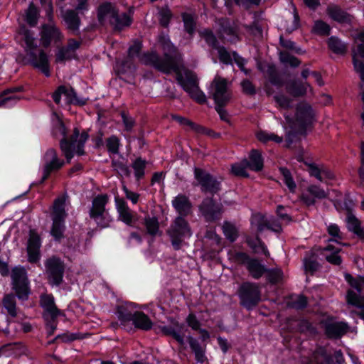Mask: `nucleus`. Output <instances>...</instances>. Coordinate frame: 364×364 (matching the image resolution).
Listing matches in <instances>:
<instances>
[{
  "label": "nucleus",
  "instance_id": "38",
  "mask_svg": "<svg viewBox=\"0 0 364 364\" xmlns=\"http://www.w3.org/2000/svg\"><path fill=\"white\" fill-rule=\"evenodd\" d=\"M257 139L262 142L267 143L270 141H273L277 144L282 143L283 141L282 136H279L274 133L267 132L265 131H259L257 133Z\"/></svg>",
  "mask_w": 364,
  "mask_h": 364
},
{
  "label": "nucleus",
  "instance_id": "44",
  "mask_svg": "<svg viewBox=\"0 0 364 364\" xmlns=\"http://www.w3.org/2000/svg\"><path fill=\"white\" fill-rule=\"evenodd\" d=\"M223 232L230 241L233 242L237 237V230L235 225L230 223H225L223 226Z\"/></svg>",
  "mask_w": 364,
  "mask_h": 364
},
{
  "label": "nucleus",
  "instance_id": "32",
  "mask_svg": "<svg viewBox=\"0 0 364 364\" xmlns=\"http://www.w3.org/2000/svg\"><path fill=\"white\" fill-rule=\"evenodd\" d=\"M132 321L136 328L144 331H148L152 327V322L150 318L141 311H136Z\"/></svg>",
  "mask_w": 364,
  "mask_h": 364
},
{
  "label": "nucleus",
  "instance_id": "2",
  "mask_svg": "<svg viewBox=\"0 0 364 364\" xmlns=\"http://www.w3.org/2000/svg\"><path fill=\"white\" fill-rule=\"evenodd\" d=\"M286 124L283 125L287 131L286 140L289 144L294 141L296 134L305 133L307 127L311 125L313 119V112L311 107L305 103L301 102L296 107L295 118L291 119L289 116L284 115Z\"/></svg>",
  "mask_w": 364,
  "mask_h": 364
},
{
  "label": "nucleus",
  "instance_id": "9",
  "mask_svg": "<svg viewBox=\"0 0 364 364\" xmlns=\"http://www.w3.org/2000/svg\"><path fill=\"white\" fill-rule=\"evenodd\" d=\"M167 233L174 250L181 249L184 239L189 238L192 232L188 222L181 216L177 217L170 225Z\"/></svg>",
  "mask_w": 364,
  "mask_h": 364
},
{
  "label": "nucleus",
  "instance_id": "6",
  "mask_svg": "<svg viewBox=\"0 0 364 364\" xmlns=\"http://www.w3.org/2000/svg\"><path fill=\"white\" fill-rule=\"evenodd\" d=\"M109 197L107 194H100L95 197L89 211V215L95 223L101 228L109 227L112 221L106 205L109 203Z\"/></svg>",
  "mask_w": 364,
  "mask_h": 364
},
{
  "label": "nucleus",
  "instance_id": "19",
  "mask_svg": "<svg viewBox=\"0 0 364 364\" xmlns=\"http://www.w3.org/2000/svg\"><path fill=\"white\" fill-rule=\"evenodd\" d=\"M40 304L44 309L43 316L46 320H55L61 314L55 306L54 297L52 294H42Z\"/></svg>",
  "mask_w": 364,
  "mask_h": 364
},
{
  "label": "nucleus",
  "instance_id": "46",
  "mask_svg": "<svg viewBox=\"0 0 364 364\" xmlns=\"http://www.w3.org/2000/svg\"><path fill=\"white\" fill-rule=\"evenodd\" d=\"M267 278L272 284L278 283L283 279V272L280 269H267Z\"/></svg>",
  "mask_w": 364,
  "mask_h": 364
},
{
  "label": "nucleus",
  "instance_id": "25",
  "mask_svg": "<svg viewBox=\"0 0 364 364\" xmlns=\"http://www.w3.org/2000/svg\"><path fill=\"white\" fill-rule=\"evenodd\" d=\"M62 97H63L65 104L73 103L75 100V93L70 86L61 85L53 94V99L58 105L60 103Z\"/></svg>",
  "mask_w": 364,
  "mask_h": 364
},
{
  "label": "nucleus",
  "instance_id": "52",
  "mask_svg": "<svg viewBox=\"0 0 364 364\" xmlns=\"http://www.w3.org/2000/svg\"><path fill=\"white\" fill-rule=\"evenodd\" d=\"M200 36L205 39L206 43L214 48H217V39L213 33L208 30L205 29L200 32Z\"/></svg>",
  "mask_w": 364,
  "mask_h": 364
},
{
  "label": "nucleus",
  "instance_id": "27",
  "mask_svg": "<svg viewBox=\"0 0 364 364\" xmlns=\"http://www.w3.org/2000/svg\"><path fill=\"white\" fill-rule=\"evenodd\" d=\"M186 328L183 323H176L172 326H164L162 332L168 336H171L180 345L185 343V331Z\"/></svg>",
  "mask_w": 364,
  "mask_h": 364
},
{
  "label": "nucleus",
  "instance_id": "50",
  "mask_svg": "<svg viewBox=\"0 0 364 364\" xmlns=\"http://www.w3.org/2000/svg\"><path fill=\"white\" fill-rule=\"evenodd\" d=\"M326 333L330 338H338L341 333V326L339 323H330L326 326Z\"/></svg>",
  "mask_w": 364,
  "mask_h": 364
},
{
  "label": "nucleus",
  "instance_id": "59",
  "mask_svg": "<svg viewBox=\"0 0 364 364\" xmlns=\"http://www.w3.org/2000/svg\"><path fill=\"white\" fill-rule=\"evenodd\" d=\"M122 190L125 194L126 198L128 200H131V202L133 204L137 203V202L139 201V196H140V195L139 193H136L129 191L127 188V186L124 185L122 186Z\"/></svg>",
  "mask_w": 364,
  "mask_h": 364
},
{
  "label": "nucleus",
  "instance_id": "16",
  "mask_svg": "<svg viewBox=\"0 0 364 364\" xmlns=\"http://www.w3.org/2000/svg\"><path fill=\"white\" fill-rule=\"evenodd\" d=\"M44 168L42 181H45L52 171H57L64 165V161L60 159L56 151L49 149L43 157Z\"/></svg>",
  "mask_w": 364,
  "mask_h": 364
},
{
  "label": "nucleus",
  "instance_id": "10",
  "mask_svg": "<svg viewBox=\"0 0 364 364\" xmlns=\"http://www.w3.org/2000/svg\"><path fill=\"white\" fill-rule=\"evenodd\" d=\"M240 304L247 309H252L261 300L259 286L252 282L242 283L237 291Z\"/></svg>",
  "mask_w": 364,
  "mask_h": 364
},
{
  "label": "nucleus",
  "instance_id": "29",
  "mask_svg": "<svg viewBox=\"0 0 364 364\" xmlns=\"http://www.w3.org/2000/svg\"><path fill=\"white\" fill-rule=\"evenodd\" d=\"M245 266L250 275L256 279L260 278L267 272L265 267L256 259L248 258L245 262Z\"/></svg>",
  "mask_w": 364,
  "mask_h": 364
},
{
  "label": "nucleus",
  "instance_id": "56",
  "mask_svg": "<svg viewBox=\"0 0 364 364\" xmlns=\"http://www.w3.org/2000/svg\"><path fill=\"white\" fill-rule=\"evenodd\" d=\"M216 49L218 50L219 58L221 62L225 64H230L232 63L233 58L224 47H218Z\"/></svg>",
  "mask_w": 364,
  "mask_h": 364
},
{
  "label": "nucleus",
  "instance_id": "39",
  "mask_svg": "<svg viewBox=\"0 0 364 364\" xmlns=\"http://www.w3.org/2000/svg\"><path fill=\"white\" fill-rule=\"evenodd\" d=\"M131 22V18L128 14L123 13L119 15L117 11L112 25L117 29H122L125 26H129Z\"/></svg>",
  "mask_w": 364,
  "mask_h": 364
},
{
  "label": "nucleus",
  "instance_id": "34",
  "mask_svg": "<svg viewBox=\"0 0 364 364\" xmlns=\"http://www.w3.org/2000/svg\"><path fill=\"white\" fill-rule=\"evenodd\" d=\"M246 166L251 170L259 171L263 168V159L261 153L256 149L251 151L250 161H246Z\"/></svg>",
  "mask_w": 364,
  "mask_h": 364
},
{
  "label": "nucleus",
  "instance_id": "51",
  "mask_svg": "<svg viewBox=\"0 0 364 364\" xmlns=\"http://www.w3.org/2000/svg\"><path fill=\"white\" fill-rule=\"evenodd\" d=\"M313 31L317 34L326 36L329 34L330 27L322 21H317L314 23Z\"/></svg>",
  "mask_w": 364,
  "mask_h": 364
},
{
  "label": "nucleus",
  "instance_id": "42",
  "mask_svg": "<svg viewBox=\"0 0 364 364\" xmlns=\"http://www.w3.org/2000/svg\"><path fill=\"white\" fill-rule=\"evenodd\" d=\"M146 161L141 158L136 159L132 164V168L134 171V175L137 180H139L144 175V168Z\"/></svg>",
  "mask_w": 364,
  "mask_h": 364
},
{
  "label": "nucleus",
  "instance_id": "55",
  "mask_svg": "<svg viewBox=\"0 0 364 364\" xmlns=\"http://www.w3.org/2000/svg\"><path fill=\"white\" fill-rule=\"evenodd\" d=\"M274 100L279 107L282 109H288L291 106V100L284 95H275Z\"/></svg>",
  "mask_w": 364,
  "mask_h": 364
},
{
  "label": "nucleus",
  "instance_id": "33",
  "mask_svg": "<svg viewBox=\"0 0 364 364\" xmlns=\"http://www.w3.org/2000/svg\"><path fill=\"white\" fill-rule=\"evenodd\" d=\"M173 206L177 212L182 215H186L190 212L191 203L188 198L183 195H178L172 201Z\"/></svg>",
  "mask_w": 364,
  "mask_h": 364
},
{
  "label": "nucleus",
  "instance_id": "13",
  "mask_svg": "<svg viewBox=\"0 0 364 364\" xmlns=\"http://www.w3.org/2000/svg\"><path fill=\"white\" fill-rule=\"evenodd\" d=\"M251 225L259 232L266 229L270 230L274 232H280L282 230L281 224L272 216H266L260 213L252 215Z\"/></svg>",
  "mask_w": 364,
  "mask_h": 364
},
{
  "label": "nucleus",
  "instance_id": "24",
  "mask_svg": "<svg viewBox=\"0 0 364 364\" xmlns=\"http://www.w3.org/2000/svg\"><path fill=\"white\" fill-rule=\"evenodd\" d=\"M326 196V193L324 190L315 185H311L302 193L301 198L307 205H311L315 203L316 198L321 199Z\"/></svg>",
  "mask_w": 364,
  "mask_h": 364
},
{
  "label": "nucleus",
  "instance_id": "28",
  "mask_svg": "<svg viewBox=\"0 0 364 364\" xmlns=\"http://www.w3.org/2000/svg\"><path fill=\"white\" fill-rule=\"evenodd\" d=\"M136 311L134 310V305L132 303H125L119 306L117 308V316L121 323L126 325L132 321Z\"/></svg>",
  "mask_w": 364,
  "mask_h": 364
},
{
  "label": "nucleus",
  "instance_id": "47",
  "mask_svg": "<svg viewBox=\"0 0 364 364\" xmlns=\"http://www.w3.org/2000/svg\"><path fill=\"white\" fill-rule=\"evenodd\" d=\"M38 10L33 6V4H31L26 14V20L27 23L33 26L37 23L38 20Z\"/></svg>",
  "mask_w": 364,
  "mask_h": 364
},
{
  "label": "nucleus",
  "instance_id": "11",
  "mask_svg": "<svg viewBox=\"0 0 364 364\" xmlns=\"http://www.w3.org/2000/svg\"><path fill=\"white\" fill-rule=\"evenodd\" d=\"M12 289L20 300L26 301L31 293L26 269L16 267L11 271Z\"/></svg>",
  "mask_w": 364,
  "mask_h": 364
},
{
  "label": "nucleus",
  "instance_id": "53",
  "mask_svg": "<svg viewBox=\"0 0 364 364\" xmlns=\"http://www.w3.org/2000/svg\"><path fill=\"white\" fill-rule=\"evenodd\" d=\"M106 145L107 149L112 154H117L119 151V140L115 136H112L107 139Z\"/></svg>",
  "mask_w": 364,
  "mask_h": 364
},
{
  "label": "nucleus",
  "instance_id": "20",
  "mask_svg": "<svg viewBox=\"0 0 364 364\" xmlns=\"http://www.w3.org/2000/svg\"><path fill=\"white\" fill-rule=\"evenodd\" d=\"M116 209L118 213V219L127 225H132L135 221L134 214L129 208L127 202L123 198L115 197Z\"/></svg>",
  "mask_w": 364,
  "mask_h": 364
},
{
  "label": "nucleus",
  "instance_id": "49",
  "mask_svg": "<svg viewBox=\"0 0 364 364\" xmlns=\"http://www.w3.org/2000/svg\"><path fill=\"white\" fill-rule=\"evenodd\" d=\"M279 58L283 63L288 64L291 67H297L300 64V61L296 58L286 51L280 52Z\"/></svg>",
  "mask_w": 364,
  "mask_h": 364
},
{
  "label": "nucleus",
  "instance_id": "5",
  "mask_svg": "<svg viewBox=\"0 0 364 364\" xmlns=\"http://www.w3.org/2000/svg\"><path fill=\"white\" fill-rule=\"evenodd\" d=\"M345 279L352 289H348L346 294V302L348 309L360 311L364 309V294H361V287L364 286V277H353L345 274Z\"/></svg>",
  "mask_w": 364,
  "mask_h": 364
},
{
  "label": "nucleus",
  "instance_id": "43",
  "mask_svg": "<svg viewBox=\"0 0 364 364\" xmlns=\"http://www.w3.org/2000/svg\"><path fill=\"white\" fill-rule=\"evenodd\" d=\"M145 226L147 230V232L151 235H156L159 232V225L158 220L153 218H145Z\"/></svg>",
  "mask_w": 364,
  "mask_h": 364
},
{
  "label": "nucleus",
  "instance_id": "58",
  "mask_svg": "<svg viewBox=\"0 0 364 364\" xmlns=\"http://www.w3.org/2000/svg\"><path fill=\"white\" fill-rule=\"evenodd\" d=\"M186 321L188 326L194 331H198L200 328V323L193 314H190L187 316Z\"/></svg>",
  "mask_w": 364,
  "mask_h": 364
},
{
  "label": "nucleus",
  "instance_id": "7",
  "mask_svg": "<svg viewBox=\"0 0 364 364\" xmlns=\"http://www.w3.org/2000/svg\"><path fill=\"white\" fill-rule=\"evenodd\" d=\"M65 196H60L56 198L53 203L51 215L53 225L50 234L55 240H60L63 237L65 220L67 216L65 209Z\"/></svg>",
  "mask_w": 364,
  "mask_h": 364
},
{
  "label": "nucleus",
  "instance_id": "14",
  "mask_svg": "<svg viewBox=\"0 0 364 364\" xmlns=\"http://www.w3.org/2000/svg\"><path fill=\"white\" fill-rule=\"evenodd\" d=\"M45 266L50 283L53 285L61 284L65 270L63 262L59 258L53 257L46 260Z\"/></svg>",
  "mask_w": 364,
  "mask_h": 364
},
{
  "label": "nucleus",
  "instance_id": "18",
  "mask_svg": "<svg viewBox=\"0 0 364 364\" xmlns=\"http://www.w3.org/2000/svg\"><path fill=\"white\" fill-rule=\"evenodd\" d=\"M63 39V33L54 23H50L43 26L41 40L45 47H48L52 42H60Z\"/></svg>",
  "mask_w": 364,
  "mask_h": 364
},
{
  "label": "nucleus",
  "instance_id": "37",
  "mask_svg": "<svg viewBox=\"0 0 364 364\" xmlns=\"http://www.w3.org/2000/svg\"><path fill=\"white\" fill-rule=\"evenodd\" d=\"M287 89L294 96H303L306 93L308 89H311V87L307 82L298 83L293 82L288 86Z\"/></svg>",
  "mask_w": 364,
  "mask_h": 364
},
{
  "label": "nucleus",
  "instance_id": "26",
  "mask_svg": "<svg viewBox=\"0 0 364 364\" xmlns=\"http://www.w3.org/2000/svg\"><path fill=\"white\" fill-rule=\"evenodd\" d=\"M346 225L350 232L354 233L360 239L364 240V228L361 226L360 220L355 216L354 213H346Z\"/></svg>",
  "mask_w": 364,
  "mask_h": 364
},
{
  "label": "nucleus",
  "instance_id": "30",
  "mask_svg": "<svg viewBox=\"0 0 364 364\" xmlns=\"http://www.w3.org/2000/svg\"><path fill=\"white\" fill-rule=\"evenodd\" d=\"M63 18L68 29L73 33H75L79 30L80 19L77 14L74 10L65 11L63 14Z\"/></svg>",
  "mask_w": 364,
  "mask_h": 364
},
{
  "label": "nucleus",
  "instance_id": "61",
  "mask_svg": "<svg viewBox=\"0 0 364 364\" xmlns=\"http://www.w3.org/2000/svg\"><path fill=\"white\" fill-rule=\"evenodd\" d=\"M242 91L247 95H255V89L252 83L248 80H245L241 82Z\"/></svg>",
  "mask_w": 364,
  "mask_h": 364
},
{
  "label": "nucleus",
  "instance_id": "8",
  "mask_svg": "<svg viewBox=\"0 0 364 364\" xmlns=\"http://www.w3.org/2000/svg\"><path fill=\"white\" fill-rule=\"evenodd\" d=\"M328 234L331 237L328 240L327 246L323 250V255L326 259L333 264H340L341 256L340 252L341 250V242L340 228L337 225L331 224L328 227Z\"/></svg>",
  "mask_w": 364,
  "mask_h": 364
},
{
  "label": "nucleus",
  "instance_id": "60",
  "mask_svg": "<svg viewBox=\"0 0 364 364\" xmlns=\"http://www.w3.org/2000/svg\"><path fill=\"white\" fill-rule=\"evenodd\" d=\"M304 265L305 270L311 273L317 270L319 267L318 263L311 259H305Z\"/></svg>",
  "mask_w": 364,
  "mask_h": 364
},
{
  "label": "nucleus",
  "instance_id": "63",
  "mask_svg": "<svg viewBox=\"0 0 364 364\" xmlns=\"http://www.w3.org/2000/svg\"><path fill=\"white\" fill-rule=\"evenodd\" d=\"M356 41L358 43L357 55L364 58V32L358 36Z\"/></svg>",
  "mask_w": 364,
  "mask_h": 364
},
{
  "label": "nucleus",
  "instance_id": "54",
  "mask_svg": "<svg viewBox=\"0 0 364 364\" xmlns=\"http://www.w3.org/2000/svg\"><path fill=\"white\" fill-rule=\"evenodd\" d=\"M292 7H293V11H294V16H293L294 20L291 21V24L289 25L288 23H287L286 21L284 23H281V26H283V28L286 30V31H287L289 33L296 29L298 27V25H299V22H298L299 16H298L297 13L296 12V8L294 7V6L293 4H292Z\"/></svg>",
  "mask_w": 364,
  "mask_h": 364
},
{
  "label": "nucleus",
  "instance_id": "64",
  "mask_svg": "<svg viewBox=\"0 0 364 364\" xmlns=\"http://www.w3.org/2000/svg\"><path fill=\"white\" fill-rule=\"evenodd\" d=\"M353 63L355 71L359 74L362 81L364 82V64L355 58H354Z\"/></svg>",
  "mask_w": 364,
  "mask_h": 364
},
{
  "label": "nucleus",
  "instance_id": "35",
  "mask_svg": "<svg viewBox=\"0 0 364 364\" xmlns=\"http://www.w3.org/2000/svg\"><path fill=\"white\" fill-rule=\"evenodd\" d=\"M2 304L11 317L14 318L17 316L16 298L13 294L4 295L2 299Z\"/></svg>",
  "mask_w": 364,
  "mask_h": 364
},
{
  "label": "nucleus",
  "instance_id": "45",
  "mask_svg": "<svg viewBox=\"0 0 364 364\" xmlns=\"http://www.w3.org/2000/svg\"><path fill=\"white\" fill-rule=\"evenodd\" d=\"M279 171L284 178V182L291 192H294L296 189V183L294 181L291 173L286 168H280Z\"/></svg>",
  "mask_w": 364,
  "mask_h": 364
},
{
  "label": "nucleus",
  "instance_id": "1",
  "mask_svg": "<svg viewBox=\"0 0 364 364\" xmlns=\"http://www.w3.org/2000/svg\"><path fill=\"white\" fill-rule=\"evenodd\" d=\"M159 43L164 52V59L160 58L155 51L140 55L141 43L139 41H135L129 47L128 55L130 58L137 57L142 63L152 65L163 73L175 72L176 80L183 89L198 102L204 103L206 97L198 88L196 75L190 70L181 68L176 48L170 42L169 38L165 36H159Z\"/></svg>",
  "mask_w": 364,
  "mask_h": 364
},
{
  "label": "nucleus",
  "instance_id": "62",
  "mask_svg": "<svg viewBox=\"0 0 364 364\" xmlns=\"http://www.w3.org/2000/svg\"><path fill=\"white\" fill-rule=\"evenodd\" d=\"M232 172L239 176H247L245 167L242 164H234L232 166Z\"/></svg>",
  "mask_w": 364,
  "mask_h": 364
},
{
  "label": "nucleus",
  "instance_id": "17",
  "mask_svg": "<svg viewBox=\"0 0 364 364\" xmlns=\"http://www.w3.org/2000/svg\"><path fill=\"white\" fill-rule=\"evenodd\" d=\"M81 41L70 38L66 46L60 48L55 54V61L65 63L76 58V51L80 47Z\"/></svg>",
  "mask_w": 364,
  "mask_h": 364
},
{
  "label": "nucleus",
  "instance_id": "15",
  "mask_svg": "<svg viewBox=\"0 0 364 364\" xmlns=\"http://www.w3.org/2000/svg\"><path fill=\"white\" fill-rule=\"evenodd\" d=\"M194 174L196 179L201 186L203 191L215 193L220 190V182L210 173L202 169L196 168Z\"/></svg>",
  "mask_w": 364,
  "mask_h": 364
},
{
  "label": "nucleus",
  "instance_id": "21",
  "mask_svg": "<svg viewBox=\"0 0 364 364\" xmlns=\"http://www.w3.org/2000/svg\"><path fill=\"white\" fill-rule=\"evenodd\" d=\"M41 244L39 235L34 230H31L27 245L28 259L30 262L33 263L39 260Z\"/></svg>",
  "mask_w": 364,
  "mask_h": 364
},
{
  "label": "nucleus",
  "instance_id": "23",
  "mask_svg": "<svg viewBox=\"0 0 364 364\" xmlns=\"http://www.w3.org/2000/svg\"><path fill=\"white\" fill-rule=\"evenodd\" d=\"M117 9L110 3H103L97 9V18L101 24H112L117 15Z\"/></svg>",
  "mask_w": 364,
  "mask_h": 364
},
{
  "label": "nucleus",
  "instance_id": "12",
  "mask_svg": "<svg viewBox=\"0 0 364 364\" xmlns=\"http://www.w3.org/2000/svg\"><path fill=\"white\" fill-rule=\"evenodd\" d=\"M209 94L216 105H226L231 98V91L228 80L216 75L210 84Z\"/></svg>",
  "mask_w": 364,
  "mask_h": 364
},
{
  "label": "nucleus",
  "instance_id": "3",
  "mask_svg": "<svg viewBox=\"0 0 364 364\" xmlns=\"http://www.w3.org/2000/svg\"><path fill=\"white\" fill-rule=\"evenodd\" d=\"M19 34L22 36L23 47L30 64L40 70L46 76H50L48 57L43 50L38 48L33 33L23 28L20 30Z\"/></svg>",
  "mask_w": 364,
  "mask_h": 364
},
{
  "label": "nucleus",
  "instance_id": "40",
  "mask_svg": "<svg viewBox=\"0 0 364 364\" xmlns=\"http://www.w3.org/2000/svg\"><path fill=\"white\" fill-rule=\"evenodd\" d=\"M10 92L11 90H8L0 95V107H11L18 102V98L16 96L8 95Z\"/></svg>",
  "mask_w": 364,
  "mask_h": 364
},
{
  "label": "nucleus",
  "instance_id": "22",
  "mask_svg": "<svg viewBox=\"0 0 364 364\" xmlns=\"http://www.w3.org/2000/svg\"><path fill=\"white\" fill-rule=\"evenodd\" d=\"M200 210L207 220H214L220 215L221 205L215 203L212 198H207L200 205Z\"/></svg>",
  "mask_w": 364,
  "mask_h": 364
},
{
  "label": "nucleus",
  "instance_id": "4",
  "mask_svg": "<svg viewBox=\"0 0 364 364\" xmlns=\"http://www.w3.org/2000/svg\"><path fill=\"white\" fill-rule=\"evenodd\" d=\"M59 132L64 136L60 142V149L69 163L74 156V153L77 155L84 154V145L88 139V134L85 132L80 134L79 130L75 128L73 134L68 141L65 138L66 130L65 125L62 122H59L58 125Z\"/></svg>",
  "mask_w": 364,
  "mask_h": 364
},
{
  "label": "nucleus",
  "instance_id": "36",
  "mask_svg": "<svg viewBox=\"0 0 364 364\" xmlns=\"http://www.w3.org/2000/svg\"><path fill=\"white\" fill-rule=\"evenodd\" d=\"M309 167V172L311 176H314L320 181H323L324 178H327L329 179L333 178V174L319 169L315 164H306Z\"/></svg>",
  "mask_w": 364,
  "mask_h": 364
},
{
  "label": "nucleus",
  "instance_id": "57",
  "mask_svg": "<svg viewBox=\"0 0 364 364\" xmlns=\"http://www.w3.org/2000/svg\"><path fill=\"white\" fill-rule=\"evenodd\" d=\"M328 47L329 49L333 51L334 53L340 54L341 53V41L338 38L335 37H331L328 39Z\"/></svg>",
  "mask_w": 364,
  "mask_h": 364
},
{
  "label": "nucleus",
  "instance_id": "48",
  "mask_svg": "<svg viewBox=\"0 0 364 364\" xmlns=\"http://www.w3.org/2000/svg\"><path fill=\"white\" fill-rule=\"evenodd\" d=\"M183 21L186 31L189 34L192 35L196 28V21L193 16L189 14H183Z\"/></svg>",
  "mask_w": 364,
  "mask_h": 364
},
{
  "label": "nucleus",
  "instance_id": "41",
  "mask_svg": "<svg viewBox=\"0 0 364 364\" xmlns=\"http://www.w3.org/2000/svg\"><path fill=\"white\" fill-rule=\"evenodd\" d=\"M247 242L249 246L252 248L255 252H262L264 253L266 256L269 255L267 247L258 237H257L255 240L252 239H247Z\"/></svg>",
  "mask_w": 364,
  "mask_h": 364
},
{
  "label": "nucleus",
  "instance_id": "31",
  "mask_svg": "<svg viewBox=\"0 0 364 364\" xmlns=\"http://www.w3.org/2000/svg\"><path fill=\"white\" fill-rule=\"evenodd\" d=\"M187 341L190 348L194 353L196 360L198 363H203L205 360V346H201L199 341L191 336L187 337Z\"/></svg>",
  "mask_w": 364,
  "mask_h": 364
}]
</instances>
